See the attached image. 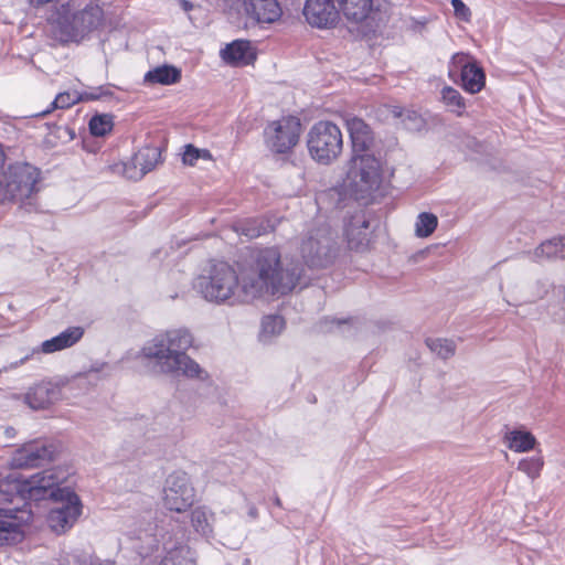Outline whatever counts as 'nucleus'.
<instances>
[{
    "label": "nucleus",
    "instance_id": "obj_1",
    "mask_svg": "<svg viewBox=\"0 0 565 565\" xmlns=\"http://www.w3.org/2000/svg\"><path fill=\"white\" fill-rule=\"evenodd\" d=\"M302 275L300 263L268 247L252 254L237 270L225 262L211 265L195 279L194 289L209 302L238 306L264 296L287 294L301 284Z\"/></svg>",
    "mask_w": 565,
    "mask_h": 565
},
{
    "label": "nucleus",
    "instance_id": "obj_2",
    "mask_svg": "<svg viewBox=\"0 0 565 565\" xmlns=\"http://www.w3.org/2000/svg\"><path fill=\"white\" fill-rule=\"evenodd\" d=\"M68 473L60 468H51L38 472L29 478H21L19 473H10L0 478V502L13 503L22 501L23 507H0V545L20 542L23 537L22 526L32 519L26 501L46 499L50 487L63 483Z\"/></svg>",
    "mask_w": 565,
    "mask_h": 565
},
{
    "label": "nucleus",
    "instance_id": "obj_3",
    "mask_svg": "<svg viewBox=\"0 0 565 565\" xmlns=\"http://www.w3.org/2000/svg\"><path fill=\"white\" fill-rule=\"evenodd\" d=\"M193 341V335L188 329L169 330L147 342L141 349V354L152 360L154 367L163 374L205 381L209 373L186 354Z\"/></svg>",
    "mask_w": 565,
    "mask_h": 565
},
{
    "label": "nucleus",
    "instance_id": "obj_4",
    "mask_svg": "<svg viewBox=\"0 0 565 565\" xmlns=\"http://www.w3.org/2000/svg\"><path fill=\"white\" fill-rule=\"evenodd\" d=\"M310 157L322 166H330L342 153L343 136L338 125L320 120L312 125L307 135Z\"/></svg>",
    "mask_w": 565,
    "mask_h": 565
},
{
    "label": "nucleus",
    "instance_id": "obj_5",
    "mask_svg": "<svg viewBox=\"0 0 565 565\" xmlns=\"http://www.w3.org/2000/svg\"><path fill=\"white\" fill-rule=\"evenodd\" d=\"M299 252L308 267L324 268L335 259L339 244L331 228L328 225H320L303 235Z\"/></svg>",
    "mask_w": 565,
    "mask_h": 565
},
{
    "label": "nucleus",
    "instance_id": "obj_6",
    "mask_svg": "<svg viewBox=\"0 0 565 565\" xmlns=\"http://www.w3.org/2000/svg\"><path fill=\"white\" fill-rule=\"evenodd\" d=\"M57 15V23L66 40L79 41L100 24L103 10L97 4L92 3L79 10L72 1L62 4Z\"/></svg>",
    "mask_w": 565,
    "mask_h": 565
},
{
    "label": "nucleus",
    "instance_id": "obj_7",
    "mask_svg": "<svg viewBox=\"0 0 565 565\" xmlns=\"http://www.w3.org/2000/svg\"><path fill=\"white\" fill-rule=\"evenodd\" d=\"M61 483L50 487L46 498L57 502L49 515L47 522L56 533H63L71 529L82 513V503L78 495L68 487L61 488Z\"/></svg>",
    "mask_w": 565,
    "mask_h": 565
},
{
    "label": "nucleus",
    "instance_id": "obj_8",
    "mask_svg": "<svg viewBox=\"0 0 565 565\" xmlns=\"http://www.w3.org/2000/svg\"><path fill=\"white\" fill-rule=\"evenodd\" d=\"M40 171L31 164H17L9 168L4 180H0V202L20 201L31 198L38 191Z\"/></svg>",
    "mask_w": 565,
    "mask_h": 565
},
{
    "label": "nucleus",
    "instance_id": "obj_9",
    "mask_svg": "<svg viewBox=\"0 0 565 565\" xmlns=\"http://www.w3.org/2000/svg\"><path fill=\"white\" fill-rule=\"evenodd\" d=\"M350 186L361 196L380 188L382 182V166L374 153L352 154L348 172Z\"/></svg>",
    "mask_w": 565,
    "mask_h": 565
},
{
    "label": "nucleus",
    "instance_id": "obj_10",
    "mask_svg": "<svg viewBox=\"0 0 565 565\" xmlns=\"http://www.w3.org/2000/svg\"><path fill=\"white\" fill-rule=\"evenodd\" d=\"M300 132V119L296 116H284L265 127L264 139L273 152L287 153L298 143Z\"/></svg>",
    "mask_w": 565,
    "mask_h": 565
},
{
    "label": "nucleus",
    "instance_id": "obj_11",
    "mask_svg": "<svg viewBox=\"0 0 565 565\" xmlns=\"http://www.w3.org/2000/svg\"><path fill=\"white\" fill-rule=\"evenodd\" d=\"M163 505L166 509L182 513L194 502V489L185 472L171 473L163 488Z\"/></svg>",
    "mask_w": 565,
    "mask_h": 565
},
{
    "label": "nucleus",
    "instance_id": "obj_12",
    "mask_svg": "<svg viewBox=\"0 0 565 565\" xmlns=\"http://www.w3.org/2000/svg\"><path fill=\"white\" fill-rule=\"evenodd\" d=\"M83 335L84 329L82 327H70L60 334L43 341L40 347L26 350L25 354L20 360L11 362L3 367V371L15 370L40 353L51 354L71 348L76 344Z\"/></svg>",
    "mask_w": 565,
    "mask_h": 565
},
{
    "label": "nucleus",
    "instance_id": "obj_13",
    "mask_svg": "<svg viewBox=\"0 0 565 565\" xmlns=\"http://www.w3.org/2000/svg\"><path fill=\"white\" fill-rule=\"evenodd\" d=\"M54 447L42 440L24 444L12 456V466L15 468L39 467L54 458Z\"/></svg>",
    "mask_w": 565,
    "mask_h": 565
},
{
    "label": "nucleus",
    "instance_id": "obj_14",
    "mask_svg": "<svg viewBox=\"0 0 565 565\" xmlns=\"http://www.w3.org/2000/svg\"><path fill=\"white\" fill-rule=\"evenodd\" d=\"M64 385V381H41L29 388L24 401L32 409H45L61 399Z\"/></svg>",
    "mask_w": 565,
    "mask_h": 565
},
{
    "label": "nucleus",
    "instance_id": "obj_15",
    "mask_svg": "<svg viewBox=\"0 0 565 565\" xmlns=\"http://www.w3.org/2000/svg\"><path fill=\"white\" fill-rule=\"evenodd\" d=\"M337 0H306L303 15L307 22L319 29L332 26L339 19Z\"/></svg>",
    "mask_w": 565,
    "mask_h": 565
},
{
    "label": "nucleus",
    "instance_id": "obj_16",
    "mask_svg": "<svg viewBox=\"0 0 565 565\" xmlns=\"http://www.w3.org/2000/svg\"><path fill=\"white\" fill-rule=\"evenodd\" d=\"M160 161L161 152L158 147H143L134 156L130 164L125 166V175L131 180H140Z\"/></svg>",
    "mask_w": 565,
    "mask_h": 565
},
{
    "label": "nucleus",
    "instance_id": "obj_17",
    "mask_svg": "<svg viewBox=\"0 0 565 565\" xmlns=\"http://www.w3.org/2000/svg\"><path fill=\"white\" fill-rule=\"evenodd\" d=\"M344 234L350 249L362 252L369 248L372 233L370 231V223L364 214L353 215L345 225Z\"/></svg>",
    "mask_w": 565,
    "mask_h": 565
},
{
    "label": "nucleus",
    "instance_id": "obj_18",
    "mask_svg": "<svg viewBox=\"0 0 565 565\" xmlns=\"http://www.w3.org/2000/svg\"><path fill=\"white\" fill-rule=\"evenodd\" d=\"M345 122L352 142V154L372 153L374 138L370 126L358 117H349Z\"/></svg>",
    "mask_w": 565,
    "mask_h": 565
},
{
    "label": "nucleus",
    "instance_id": "obj_19",
    "mask_svg": "<svg viewBox=\"0 0 565 565\" xmlns=\"http://www.w3.org/2000/svg\"><path fill=\"white\" fill-rule=\"evenodd\" d=\"M221 56L230 66L243 67L256 60V50L249 41L236 40L221 50Z\"/></svg>",
    "mask_w": 565,
    "mask_h": 565
},
{
    "label": "nucleus",
    "instance_id": "obj_20",
    "mask_svg": "<svg viewBox=\"0 0 565 565\" xmlns=\"http://www.w3.org/2000/svg\"><path fill=\"white\" fill-rule=\"evenodd\" d=\"M113 96V90L109 85L90 88L89 90L77 92H63L60 93L52 103L53 108L65 109L75 105L78 102L96 100L100 98H108Z\"/></svg>",
    "mask_w": 565,
    "mask_h": 565
},
{
    "label": "nucleus",
    "instance_id": "obj_21",
    "mask_svg": "<svg viewBox=\"0 0 565 565\" xmlns=\"http://www.w3.org/2000/svg\"><path fill=\"white\" fill-rule=\"evenodd\" d=\"M247 13L258 23H273L281 15L277 0H243Z\"/></svg>",
    "mask_w": 565,
    "mask_h": 565
},
{
    "label": "nucleus",
    "instance_id": "obj_22",
    "mask_svg": "<svg viewBox=\"0 0 565 565\" xmlns=\"http://www.w3.org/2000/svg\"><path fill=\"white\" fill-rule=\"evenodd\" d=\"M339 10L353 22L365 20L373 9V0H337Z\"/></svg>",
    "mask_w": 565,
    "mask_h": 565
},
{
    "label": "nucleus",
    "instance_id": "obj_23",
    "mask_svg": "<svg viewBox=\"0 0 565 565\" xmlns=\"http://www.w3.org/2000/svg\"><path fill=\"white\" fill-rule=\"evenodd\" d=\"M198 554L186 544H178L167 550L159 565H196Z\"/></svg>",
    "mask_w": 565,
    "mask_h": 565
},
{
    "label": "nucleus",
    "instance_id": "obj_24",
    "mask_svg": "<svg viewBox=\"0 0 565 565\" xmlns=\"http://www.w3.org/2000/svg\"><path fill=\"white\" fill-rule=\"evenodd\" d=\"M384 111L393 118L401 119L403 127L409 131H418L425 125L423 117L415 110L404 109L396 105H385Z\"/></svg>",
    "mask_w": 565,
    "mask_h": 565
},
{
    "label": "nucleus",
    "instance_id": "obj_25",
    "mask_svg": "<svg viewBox=\"0 0 565 565\" xmlns=\"http://www.w3.org/2000/svg\"><path fill=\"white\" fill-rule=\"evenodd\" d=\"M505 446L514 452H526L534 449L536 445L535 437L527 430L513 429L504 435Z\"/></svg>",
    "mask_w": 565,
    "mask_h": 565
},
{
    "label": "nucleus",
    "instance_id": "obj_26",
    "mask_svg": "<svg viewBox=\"0 0 565 565\" xmlns=\"http://www.w3.org/2000/svg\"><path fill=\"white\" fill-rule=\"evenodd\" d=\"M214 520V513L205 507H198L191 512V524L194 531L202 536H212Z\"/></svg>",
    "mask_w": 565,
    "mask_h": 565
},
{
    "label": "nucleus",
    "instance_id": "obj_27",
    "mask_svg": "<svg viewBox=\"0 0 565 565\" xmlns=\"http://www.w3.org/2000/svg\"><path fill=\"white\" fill-rule=\"evenodd\" d=\"M561 245L562 242H559V237L547 239L531 253V258L539 263L545 259L561 257Z\"/></svg>",
    "mask_w": 565,
    "mask_h": 565
},
{
    "label": "nucleus",
    "instance_id": "obj_28",
    "mask_svg": "<svg viewBox=\"0 0 565 565\" xmlns=\"http://www.w3.org/2000/svg\"><path fill=\"white\" fill-rule=\"evenodd\" d=\"M441 100L447 109L455 113L457 116H461L466 109L465 99L457 89L450 86H445L443 88Z\"/></svg>",
    "mask_w": 565,
    "mask_h": 565
},
{
    "label": "nucleus",
    "instance_id": "obj_29",
    "mask_svg": "<svg viewBox=\"0 0 565 565\" xmlns=\"http://www.w3.org/2000/svg\"><path fill=\"white\" fill-rule=\"evenodd\" d=\"M285 327L282 317L277 315H269L262 320L260 339L262 341H268L273 337L279 334Z\"/></svg>",
    "mask_w": 565,
    "mask_h": 565
},
{
    "label": "nucleus",
    "instance_id": "obj_30",
    "mask_svg": "<svg viewBox=\"0 0 565 565\" xmlns=\"http://www.w3.org/2000/svg\"><path fill=\"white\" fill-rule=\"evenodd\" d=\"M438 225V218L433 213L423 212L417 216L415 233L418 237L430 236Z\"/></svg>",
    "mask_w": 565,
    "mask_h": 565
},
{
    "label": "nucleus",
    "instance_id": "obj_31",
    "mask_svg": "<svg viewBox=\"0 0 565 565\" xmlns=\"http://www.w3.org/2000/svg\"><path fill=\"white\" fill-rule=\"evenodd\" d=\"M461 87L470 93H479L486 85V73H458Z\"/></svg>",
    "mask_w": 565,
    "mask_h": 565
},
{
    "label": "nucleus",
    "instance_id": "obj_32",
    "mask_svg": "<svg viewBox=\"0 0 565 565\" xmlns=\"http://www.w3.org/2000/svg\"><path fill=\"white\" fill-rule=\"evenodd\" d=\"M427 347L431 352L436 353L439 358L447 360L456 352V345L451 340L447 339H427Z\"/></svg>",
    "mask_w": 565,
    "mask_h": 565
},
{
    "label": "nucleus",
    "instance_id": "obj_33",
    "mask_svg": "<svg viewBox=\"0 0 565 565\" xmlns=\"http://www.w3.org/2000/svg\"><path fill=\"white\" fill-rule=\"evenodd\" d=\"M113 117L110 115H95L89 120V131L93 136L103 137L113 129Z\"/></svg>",
    "mask_w": 565,
    "mask_h": 565
},
{
    "label": "nucleus",
    "instance_id": "obj_34",
    "mask_svg": "<svg viewBox=\"0 0 565 565\" xmlns=\"http://www.w3.org/2000/svg\"><path fill=\"white\" fill-rule=\"evenodd\" d=\"M543 466V458L535 455L521 459L518 465V470L524 472L531 479H536L540 476Z\"/></svg>",
    "mask_w": 565,
    "mask_h": 565
},
{
    "label": "nucleus",
    "instance_id": "obj_35",
    "mask_svg": "<svg viewBox=\"0 0 565 565\" xmlns=\"http://www.w3.org/2000/svg\"><path fill=\"white\" fill-rule=\"evenodd\" d=\"M454 71H483L469 54L456 53L451 58Z\"/></svg>",
    "mask_w": 565,
    "mask_h": 565
},
{
    "label": "nucleus",
    "instance_id": "obj_36",
    "mask_svg": "<svg viewBox=\"0 0 565 565\" xmlns=\"http://www.w3.org/2000/svg\"><path fill=\"white\" fill-rule=\"evenodd\" d=\"M181 73H146L143 84L153 85H172L180 81Z\"/></svg>",
    "mask_w": 565,
    "mask_h": 565
},
{
    "label": "nucleus",
    "instance_id": "obj_37",
    "mask_svg": "<svg viewBox=\"0 0 565 565\" xmlns=\"http://www.w3.org/2000/svg\"><path fill=\"white\" fill-rule=\"evenodd\" d=\"M271 230H274V226L270 225L269 222H265L263 220H253L246 223L244 227H242V234L248 238H256Z\"/></svg>",
    "mask_w": 565,
    "mask_h": 565
},
{
    "label": "nucleus",
    "instance_id": "obj_38",
    "mask_svg": "<svg viewBox=\"0 0 565 565\" xmlns=\"http://www.w3.org/2000/svg\"><path fill=\"white\" fill-rule=\"evenodd\" d=\"M451 6L457 18L466 22L470 20L471 11L462 0H451Z\"/></svg>",
    "mask_w": 565,
    "mask_h": 565
},
{
    "label": "nucleus",
    "instance_id": "obj_39",
    "mask_svg": "<svg viewBox=\"0 0 565 565\" xmlns=\"http://www.w3.org/2000/svg\"><path fill=\"white\" fill-rule=\"evenodd\" d=\"M199 159V149L192 145H186L182 157L183 163L188 166H194Z\"/></svg>",
    "mask_w": 565,
    "mask_h": 565
},
{
    "label": "nucleus",
    "instance_id": "obj_40",
    "mask_svg": "<svg viewBox=\"0 0 565 565\" xmlns=\"http://www.w3.org/2000/svg\"><path fill=\"white\" fill-rule=\"evenodd\" d=\"M344 324H348V320L326 318L321 328L326 331H333L335 328L340 329Z\"/></svg>",
    "mask_w": 565,
    "mask_h": 565
},
{
    "label": "nucleus",
    "instance_id": "obj_41",
    "mask_svg": "<svg viewBox=\"0 0 565 565\" xmlns=\"http://www.w3.org/2000/svg\"><path fill=\"white\" fill-rule=\"evenodd\" d=\"M199 152H200V158L205 159V160L212 159V154L207 149H199Z\"/></svg>",
    "mask_w": 565,
    "mask_h": 565
},
{
    "label": "nucleus",
    "instance_id": "obj_42",
    "mask_svg": "<svg viewBox=\"0 0 565 565\" xmlns=\"http://www.w3.org/2000/svg\"><path fill=\"white\" fill-rule=\"evenodd\" d=\"M152 71H164V72H168V71H178V70L174 66H171V65H161V66L154 67Z\"/></svg>",
    "mask_w": 565,
    "mask_h": 565
},
{
    "label": "nucleus",
    "instance_id": "obj_43",
    "mask_svg": "<svg viewBox=\"0 0 565 565\" xmlns=\"http://www.w3.org/2000/svg\"><path fill=\"white\" fill-rule=\"evenodd\" d=\"M186 529L184 525H178V530L175 535H180V539L183 540L185 537Z\"/></svg>",
    "mask_w": 565,
    "mask_h": 565
},
{
    "label": "nucleus",
    "instance_id": "obj_44",
    "mask_svg": "<svg viewBox=\"0 0 565 565\" xmlns=\"http://www.w3.org/2000/svg\"><path fill=\"white\" fill-rule=\"evenodd\" d=\"M561 245V258H565V236L559 237Z\"/></svg>",
    "mask_w": 565,
    "mask_h": 565
},
{
    "label": "nucleus",
    "instance_id": "obj_45",
    "mask_svg": "<svg viewBox=\"0 0 565 565\" xmlns=\"http://www.w3.org/2000/svg\"><path fill=\"white\" fill-rule=\"evenodd\" d=\"M14 434H15V429H14L13 427H8V428H6V435H7V437L11 438V437H13V436H14Z\"/></svg>",
    "mask_w": 565,
    "mask_h": 565
},
{
    "label": "nucleus",
    "instance_id": "obj_46",
    "mask_svg": "<svg viewBox=\"0 0 565 565\" xmlns=\"http://www.w3.org/2000/svg\"><path fill=\"white\" fill-rule=\"evenodd\" d=\"M248 514H249L252 518H254V519H255V518H257V514H258L257 509H256L255 507H250V508H249V511H248Z\"/></svg>",
    "mask_w": 565,
    "mask_h": 565
},
{
    "label": "nucleus",
    "instance_id": "obj_47",
    "mask_svg": "<svg viewBox=\"0 0 565 565\" xmlns=\"http://www.w3.org/2000/svg\"><path fill=\"white\" fill-rule=\"evenodd\" d=\"M274 502H275V504H276L277 507H281V501H280V499H279L278 497H276V498L274 499Z\"/></svg>",
    "mask_w": 565,
    "mask_h": 565
},
{
    "label": "nucleus",
    "instance_id": "obj_48",
    "mask_svg": "<svg viewBox=\"0 0 565 565\" xmlns=\"http://www.w3.org/2000/svg\"><path fill=\"white\" fill-rule=\"evenodd\" d=\"M183 7L185 10H188L191 6L188 1H183Z\"/></svg>",
    "mask_w": 565,
    "mask_h": 565
},
{
    "label": "nucleus",
    "instance_id": "obj_49",
    "mask_svg": "<svg viewBox=\"0 0 565 565\" xmlns=\"http://www.w3.org/2000/svg\"><path fill=\"white\" fill-rule=\"evenodd\" d=\"M545 292H546V290H543L542 292H539L537 294V298H541Z\"/></svg>",
    "mask_w": 565,
    "mask_h": 565
}]
</instances>
